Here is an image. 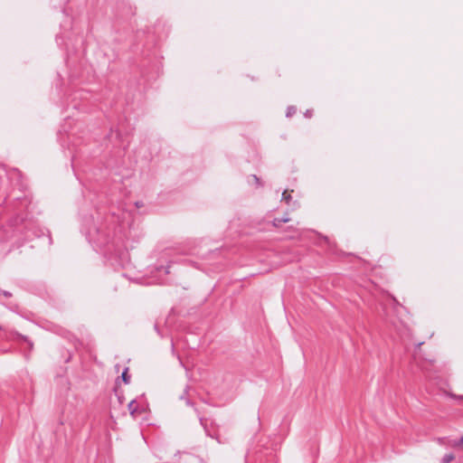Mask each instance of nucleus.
Segmentation results:
<instances>
[{"label":"nucleus","mask_w":463,"mask_h":463,"mask_svg":"<svg viewBox=\"0 0 463 463\" xmlns=\"http://www.w3.org/2000/svg\"><path fill=\"white\" fill-rule=\"evenodd\" d=\"M156 270H157V271L164 270V273H165V275L169 274V272H170V271H169V266H167V267H165V268H164V267H162V266H161V267H158V268H156Z\"/></svg>","instance_id":"7"},{"label":"nucleus","mask_w":463,"mask_h":463,"mask_svg":"<svg viewBox=\"0 0 463 463\" xmlns=\"http://www.w3.org/2000/svg\"><path fill=\"white\" fill-rule=\"evenodd\" d=\"M296 110H297V109L294 106L288 107V109H287L286 116L288 118L291 117L293 114L296 113Z\"/></svg>","instance_id":"6"},{"label":"nucleus","mask_w":463,"mask_h":463,"mask_svg":"<svg viewBox=\"0 0 463 463\" xmlns=\"http://www.w3.org/2000/svg\"><path fill=\"white\" fill-rule=\"evenodd\" d=\"M290 219H280V218H275L272 222L273 226L275 227H280L282 223L288 222Z\"/></svg>","instance_id":"2"},{"label":"nucleus","mask_w":463,"mask_h":463,"mask_svg":"<svg viewBox=\"0 0 463 463\" xmlns=\"http://www.w3.org/2000/svg\"><path fill=\"white\" fill-rule=\"evenodd\" d=\"M449 396L455 399L463 400V395L457 396L455 394L449 393Z\"/></svg>","instance_id":"8"},{"label":"nucleus","mask_w":463,"mask_h":463,"mask_svg":"<svg viewBox=\"0 0 463 463\" xmlns=\"http://www.w3.org/2000/svg\"><path fill=\"white\" fill-rule=\"evenodd\" d=\"M2 294L5 297V298H9L12 296V294L9 292V291H3Z\"/></svg>","instance_id":"11"},{"label":"nucleus","mask_w":463,"mask_h":463,"mask_svg":"<svg viewBox=\"0 0 463 463\" xmlns=\"http://www.w3.org/2000/svg\"><path fill=\"white\" fill-rule=\"evenodd\" d=\"M311 116H312V110L307 109V110L305 112V117H307V118H310Z\"/></svg>","instance_id":"10"},{"label":"nucleus","mask_w":463,"mask_h":463,"mask_svg":"<svg viewBox=\"0 0 463 463\" xmlns=\"http://www.w3.org/2000/svg\"><path fill=\"white\" fill-rule=\"evenodd\" d=\"M454 458L455 456L452 453H448L442 458L441 463H450Z\"/></svg>","instance_id":"3"},{"label":"nucleus","mask_w":463,"mask_h":463,"mask_svg":"<svg viewBox=\"0 0 463 463\" xmlns=\"http://www.w3.org/2000/svg\"><path fill=\"white\" fill-rule=\"evenodd\" d=\"M292 197L289 194H288V191H284L282 194V201H284L287 204H289Z\"/></svg>","instance_id":"4"},{"label":"nucleus","mask_w":463,"mask_h":463,"mask_svg":"<svg viewBox=\"0 0 463 463\" xmlns=\"http://www.w3.org/2000/svg\"><path fill=\"white\" fill-rule=\"evenodd\" d=\"M128 368H126V369L123 371L122 374H121V378H122V380H123V381H124V383H127V384H128V383H129V381H130V377H129V375L128 374Z\"/></svg>","instance_id":"5"},{"label":"nucleus","mask_w":463,"mask_h":463,"mask_svg":"<svg viewBox=\"0 0 463 463\" xmlns=\"http://www.w3.org/2000/svg\"><path fill=\"white\" fill-rule=\"evenodd\" d=\"M128 411L131 415H135V413L137 411V405L135 400H132L128 405Z\"/></svg>","instance_id":"1"},{"label":"nucleus","mask_w":463,"mask_h":463,"mask_svg":"<svg viewBox=\"0 0 463 463\" xmlns=\"http://www.w3.org/2000/svg\"><path fill=\"white\" fill-rule=\"evenodd\" d=\"M252 178L254 179L255 183L258 185H260V179H259V177L257 175H252Z\"/></svg>","instance_id":"9"}]
</instances>
